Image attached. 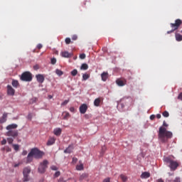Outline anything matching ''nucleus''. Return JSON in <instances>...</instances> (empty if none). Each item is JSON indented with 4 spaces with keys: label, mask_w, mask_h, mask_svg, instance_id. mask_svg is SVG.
Returning <instances> with one entry per match:
<instances>
[{
    "label": "nucleus",
    "mask_w": 182,
    "mask_h": 182,
    "mask_svg": "<svg viewBox=\"0 0 182 182\" xmlns=\"http://www.w3.org/2000/svg\"><path fill=\"white\" fill-rule=\"evenodd\" d=\"M6 117H8L7 113H4L1 118H0V123H5L6 122Z\"/></svg>",
    "instance_id": "nucleus-19"
},
{
    "label": "nucleus",
    "mask_w": 182,
    "mask_h": 182,
    "mask_svg": "<svg viewBox=\"0 0 182 182\" xmlns=\"http://www.w3.org/2000/svg\"><path fill=\"white\" fill-rule=\"evenodd\" d=\"M154 119H156V115L152 114V115L150 116V119L151 120H154Z\"/></svg>",
    "instance_id": "nucleus-49"
},
{
    "label": "nucleus",
    "mask_w": 182,
    "mask_h": 182,
    "mask_svg": "<svg viewBox=\"0 0 182 182\" xmlns=\"http://www.w3.org/2000/svg\"><path fill=\"white\" fill-rule=\"evenodd\" d=\"M1 144L2 146H4V144H6V139H4L2 141H1Z\"/></svg>",
    "instance_id": "nucleus-47"
},
{
    "label": "nucleus",
    "mask_w": 182,
    "mask_h": 182,
    "mask_svg": "<svg viewBox=\"0 0 182 182\" xmlns=\"http://www.w3.org/2000/svg\"><path fill=\"white\" fill-rule=\"evenodd\" d=\"M116 83L118 86H125L127 81L126 80H122L120 79H118L116 80Z\"/></svg>",
    "instance_id": "nucleus-14"
},
{
    "label": "nucleus",
    "mask_w": 182,
    "mask_h": 182,
    "mask_svg": "<svg viewBox=\"0 0 182 182\" xmlns=\"http://www.w3.org/2000/svg\"><path fill=\"white\" fill-rule=\"evenodd\" d=\"M53 134H55V136H60V134H62V129H60V128H55L53 130Z\"/></svg>",
    "instance_id": "nucleus-15"
},
{
    "label": "nucleus",
    "mask_w": 182,
    "mask_h": 182,
    "mask_svg": "<svg viewBox=\"0 0 182 182\" xmlns=\"http://www.w3.org/2000/svg\"><path fill=\"white\" fill-rule=\"evenodd\" d=\"M80 59H86V54L82 53L80 55Z\"/></svg>",
    "instance_id": "nucleus-38"
},
{
    "label": "nucleus",
    "mask_w": 182,
    "mask_h": 182,
    "mask_svg": "<svg viewBox=\"0 0 182 182\" xmlns=\"http://www.w3.org/2000/svg\"><path fill=\"white\" fill-rule=\"evenodd\" d=\"M21 80H23V82H31L32 74L30 72L23 73L21 76Z\"/></svg>",
    "instance_id": "nucleus-7"
},
{
    "label": "nucleus",
    "mask_w": 182,
    "mask_h": 182,
    "mask_svg": "<svg viewBox=\"0 0 182 182\" xmlns=\"http://www.w3.org/2000/svg\"><path fill=\"white\" fill-rule=\"evenodd\" d=\"M11 85L14 87H16V89L19 87V82H18V80H14L11 82Z\"/></svg>",
    "instance_id": "nucleus-23"
},
{
    "label": "nucleus",
    "mask_w": 182,
    "mask_h": 182,
    "mask_svg": "<svg viewBox=\"0 0 182 182\" xmlns=\"http://www.w3.org/2000/svg\"><path fill=\"white\" fill-rule=\"evenodd\" d=\"M156 182H164V181L161 178H159L156 181Z\"/></svg>",
    "instance_id": "nucleus-56"
},
{
    "label": "nucleus",
    "mask_w": 182,
    "mask_h": 182,
    "mask_svg": "<svg viewBox=\"0 0 182 182\" xmlns=\"http://www.w3.org/2000/svg\"><path fill=\"white\" fill-rule=\"evenodd\" d=\"M178 99H179V100H182V92H181V93L178 95Z\"/></svg>",
    "instance_id": "nucleus-51"
},
{
    "label": "nucleus",
    "mask_w": 182,
    "mask_h": 182,
    "mask_svg": "<svg viewBox=\"0 0 182 182\" xmlns=\"http://www.w3.org/2000/svg\"><path fill=\"white\" fill-rule=\"evenodd\" d=\"M181 24H182V21L180 18L176 19L174 23H171L170 26L171 28V30L169 31H167V33H173L174 31H177V29H178V28L181 26Z\"/></svg>",
    "instance_id": "nucleus-5"
},
{
    "label": "nucleus",
    "mask_w": 182,
    "mask_h": 182,
    "mask_svg": "<svg viewBox=\"0 0 182 182\" xmlns=\"http://www.w3.org/2000/svg\"><path fill=\"white\" fill-rule=\"evenodd\" d=\"M6 150L7 152L11 151V149L9 147H7L6 149Z\"/></svg>",
    "instance_id": "nucleus-57"
},
{
    "label": "nucleus",
    "mask_w": 182,
    "mask_h": 182,
    "mask_svg": "<svg viewBox=\"0 0 182 182\" xmlns=\"http://www.w3.org/2000/svg\"><path fill=\"white\" fill-rule=\"evenodd\" d=\"M23 181L26 182L29 181V174H31V168L30 167H26L23 169Z\"/></svg>",
    "instance_id": "nucleus-8"
},
{
    "label": "nucleus",
    "mask_w": 182,
    "mask_h": 182,
    "mask_svg": "<svg viewBox=\"0 0 182 182\" xmlns=\"http://www.w3.org/2000/svg\"><path fill=\"white\" fill-rule=\"evenodd\" d=\"M70 112H71L72 113H75V107H71L70 108Z\"/></svg>",
    "instance_id": "nucleus-48"
},
{
    "label": "nucleus",
    "mask_w": 182,
    "mask_h": 182,
    "mask_svg": "<svg viewBox=\"0 0 182 182\" xmlns=\"http://www.w3.org/2000/svg\"><path fill=\"white\" fill-rule=\"evenodd\" d=\"M166 127H168V124L166 121H164L163 126L159 127L158 132L159 140L161 141V143H167V141H168V139H171L173 137V133L167 131Z\"/></svg>",
    "instance_id": "nucleus-1"
},
{
    "label": "nucleus",
    "mask_w": 182,
    "mask_h": 182,
    "mask_svg": "<svg viewBox=\"0 0 182 182\" xmlns=\"http://www.w3.org/2000/svg\"><path fill=\"white\" fill-rule=\"evenodd\" d=\"M14 137H9L7 138V141L9 143V144H12V143H14Z\"/></svg>",
    "instance_id": "nucleus-32"
},
{
    "label": "nucleus",
    "mask_w": 182,
    "mask_h": 182,
    "mask_svg": "<svg viewBox=\"0 0 182 182\" xmlns=\"http://www.w3.org/2000/svg\"><path fill=\"white\" fill-rule=\"evenodd\" d=\"M36 77L38 83H43L45 82V76L42 74L36 75Z\"/></svg>",
    "instance_id": "nucleus-10"
},
{
    "label": "nucleus",
    "mask_w": 182,
    "mask_h": 182,
    "mask_svg": "<svg viewBox=\"0 0 182 182\" xmlns=\"http://www.w3.org/2000/svg\"><path fill=\"white\" fill-rule=\"evenodd\" d=\"M120 178H121L122 181H123V182H126L128 180L127 176L124 174H121L120 175Z\"/></svg>",
    "instance_id": "nucleus-28"
},
{
    "label": "nucleus",
    "mask_w": 182,
    "mask_h": 182,
    "mask_svg": "<svg viewBox=\"0 0 182 182\" xmlns=\"http://www.w3.org/2000/svg\"><path fill=\"white\" fill-rule=\"evenodd\" d=\"M12 146L16 151H19V145L18 144H12Z\"/></svg>",
    "instance_id": "nucleus-33"
},
{
    "label": "nucleus",
    "mask_w": 182,
    "mask_h": 182,
    "mask_svg": "<svg viewBox=\"0 0 182 182\" xmlns=\"http://www.w3.org/2000/svg\"><path fill=\"white\" fill-rule=\"evenodd\" d=\"M7 95L9 96H14L15 90L11 85H7Z\"/></svg>",
    "instance_id": "nucleus-9"
},
{
    "label": "nucleus",
    "mask_w": 182,
    "mask_h": 182,
    "mask_svg": "<svg viewBox=\"0 0 182 182\" xmlns=\"http://www.w3.org/2000/svg\"><path fill=\"white\" fill-rule=\"evenodd\" d=\"M106 150H107L106 146H102V149H101L102 154H105V151H106Z\"/></svg>",
    "instance_id": "nucleus-37"
},
{
    "label": "nucleus",
    "mask_w": 182,
    "mask_h": 182,
    "mask_svg": "<svg viewBox=\"0 0 182 182\" xmlns=\"http://www.w3.org/2000/svg\"><path fill=\"white\" fill-rule=\"evenodd\" d=\"M87 177H89V175L87 173H82L80 176V181H83V180H86V178H87Z\"/></svg>",
    "instance_id": "nucleus-24"
},
{
    "label": "nucleus",
    "mask_w": 182,
    "mask_h": 182,
    "mask_svg": "<svg viewBox=\"0 0 182 182\" xmlns=\"http://www.w3.org/2000/svg\"><path fill=\"white\" fill-rule=\"evenodd\" d=\"M165 161L169 164L171 171H176L178 166H180V163H178V161L172 160L170 158H166Z\"/></svg>",
    "instance_id": "nucleus-3"
},
{
    "label": "nucleus",
    "mask_w": 182,
    "mask_h": 182,
    "mask_svg": "<svg viewBox=\"0 0 182 182\" xmlns=\"http://www.w3.org/2000/svg\"><path fill=\"white\" fill-rule=\"evenodd\" d=\"M173 182H181V180L180 179V178L176 177L174 180Z\"/></svg>",
    "instance_id": "nucleus-44"
},
{
    "label": "nucleus",
    "mask_w": 182,
    "mask_h": 182,
    "mask_svg": "<svg viewBox=\"0 0 182 182\" xmlns=\"http://www.w3.org/2000/svg\"><path fill=\"white\" fill-rule=\"evenodd\" d=\"M102 182H110V178H107L104 179Z\"/></svg>",
    "instance_id": "nucleus-50"
},
{
    "label": "nucleus",
    "mask_w": 182,
    "mask_h": 182,
    "mask_svg": "<svg viewBox=\"0 0 182 182\" xmlns=\"http://www.w3.org/2000/svg\"><path fill=\"white\" fill-rule=\"evenodd\" d=\"M55 73H56V75H58V76H62V75H63V71H62L59 69H57L55 70Z\"/></svg>",
    "instance_id": "nucleus-30"
},
{
    "label": "nucleus",
    "mask_w": 182,
    "mask_h": 182,
    "mask_svg": "<svg viewBox=\"0 0 182 182\" xmlns=\"http://www.w3.org/2000/svg\"><path fill=\"white\" fill-rule=\"evenodd\" d=\"M61 56L63 58H72V54L68 51H63L61 53Z\"/></svg>",
    "instance_id": "nucleus-16"
},
{
    "label": "nucleus",
    "mask_w": 182,
    "mask_h": 182,
    "mask_svg": "<svg viewBox=\"0 0 182 182\" xmlns=\"http://www.w3.org/2000/svg\"><path fill=\"white\" fill-rule=\"evenodd\" d=\"M176 39L177 41V42H181L182 41V35L180 33H176L175 35Z\"/></svg>",
    "instance_id": "nucleus-25"
},
{
    "label": "nucleus",
    "mask_w": 182,
    "mask_h": 182,
    "mask_svg": "<svg viewBox=\"0 0 182 182\" xmlns=\"http://www.w3.org/2000/svg\"><path fill=\"white\" fill-rule=\"evenodd\" d=\"M72 40L73 41H77V36H76V35L73 36H72Z\"/></svg>",
    "instance_id": "nucleus-45"
},
{
    "label": "nucleus",
    "mask_w": 182,
    "mask_h": 182,
    "mask_svg": "<svg viewBox=\"0 0 182 182\" xmlns=\"http://www.w3.org/2000/svg\"><path fill=\"white\" fill-rule=\"evenodd\" d=\"M77 170L82 171L83 170V164L77 165L76 166Z\"/></svg>",
    "instance_id": "nucleus-35"
},
{
    "label": "nucleus",
    "mask_w": 182,
    "mask_h": 182,
    "mask_svg": "<svg viewBox=\"0 0 182 182\" xmlns=\"http://www.w3.org/2000/svg\"><path fill=\"white\" fill-rule=\"evenodd\" d=\"M58 182H66L63 178H60Z\"/></svg>",
    "instance_id": "nucleus-54"
},
{
    "label": "nucleus",
    "mask_w": 182,
    "mask_h": 182,
    "mask_svg": "<svg viewBox=\"0 0 182 182\" xmlns=\"http://www.w3.org/2000/svg\"><path fill=\"white\" fill-rule=\"evenodd\" d=\"M55 140L56 139L53 137L50 138L47 142V146H52L53 144H55Z\"/></svg>",
    "instance_id": "nucleus-21"
},
{
    "label": "nucleus",
    "mask_w": 182,
    "mask_h": 182,
    "mask_svg": "<svg viewBox=\"0 0 182 182\" xmlns=\"http://www.w3.org/2000/svg\"><path fill=\"white\" fill-rule=\"evenodd\" d=\"M19 163L18 164H16V165L14 166V167H19Z\"/></svg>",
    "instance_id": "nucleus-59"
},
{
    "label": "nucleus",
    "mask_w": 182,
    "mask_h": 182,
    "mask_svg": "<svg viewBox=\"0 0 182 182\" xmlns=\"http://www.w3.org/2000/svg\"><path fill=\"white\" fill-rule=\"evenodd\" d=\"M100 102H102L100 98L95 99L94 101V105L96 106L97 107H99V106H100Z\"/></svg>",
    "instance_id": "nucleus-22"
},
{
    "label": "nucleus",
    "mask_w": 182,
    "mask_h": 182,
    "mask_svg": "<svg viewBox=\"0 0 182 182\" xmlns=\"http://www.w3.org/2000/svg\"><path fill=\"white\" fill-rule=\"evenodd\" d=\"M73 150V146L70 145L65 150H64V153L70 154V152Z\"/></svg>",
    "instance_id": "nucleus-26"
},
{
    "label": "nucleus",
    "mask_w": 182,
    "mask_h": 182,
    "mask_svg": "<svg viewBox=\"0 0 182 182\" xmlns=\"http://www.w3.org/2000/svg\"><path fill=\"white\" fill-rule=\"evenodd\" d=\"M59 176H60V171H57L54 174V177H59Z\"/></svg>",
    "instance_id": "nucleus-43"
},
{
    "label": "nucleus",
    "mask_w": 182,
    "mask_h": 182,
    "mask_svg": "<svg viewBox=\"0 0 182 182\" xmlns=\"http://www.w3.org/2000/svg\"><path fill=\"white\" fill-rule=\"evenodd\" d=\"M33 161V156L31 152L28 153L26 158V164H29V163H32Z\"/></svg>",
    "instance_id": "nucleus-12"
},
{
    "label": "nucleus",
    "mask_w": 182,
    "mask_h": 182,
    "mask_svg": "<svg viewBox=\"0 0 182 182\" xmlns=\"http://www.w3.org/2000/svg\"><path fill=\"white\" fill-rule=\"evenodd\" d=\"M90 77V75L89 74H84L82 75L83 80H87Z\"/></svg>",
    "instance_id": "nucleus-31"
},
{
    "label": "nucleus",
    "mask_w": 182,
    "mask_h": 182,
    "mask_svg": "<svg viewBox=\"0 0 182 182\" xmlns=\"http://www.w3.org/2000/svg\"><path fill=\"white\" fill-rule=\"evenodd\" d=\"M28 119H32V114H28Z\"/></svg>",
    "instance_id": "nucleus-58"
},
{
    "label": "nucleus",
    "mask_w": 182,
    "mask_h": 182,
    "mask_svg": "<svg viewBox=\"0 0 182 182\" xmlns=\"http://www.w3.org/2000/svg\"><path fill=\"white\" fill-rule=\"evenodd\" d=\"M73 163L76 164V163H77V158H73Z\"/></svg>",
    "instance_id": "nucleus-46"
},
{
    "label": "nucleus",
    "mask_w": 182,
    "mask_h": 182,
    "mask_svg": "<svg viewBox=\"0 0 182 182\" xmlns=\"http://www.w3.org/2000/svg\"><path fill=\"white\" fill-rule=\"evenodd\" d=\"M6 117H8L7 113H4L1 118H0V123H5L6 122Z\"/></svg>",
    "instance_id": "nucleus-18"
},
{
    "label": "nucleus",
    "mask_w": 182,
    "mask_h": 182,
    "mask_svg": "<svg viewBox=\"0 0 182 182\" xmlns=\"http://www.w3.org/2000/svg\"><path fill=\"white\" fill-rule=\"evenodd\" d=\"M63 114H65L63 119L64 120H68V119H69V117H70V114H69V112H63Z\"/></svg>",
    "instance_id": "nucleus-29"
},
{
    "label": "nucleus",
    "mask_w": 182,
    "mask_h": 182,
    "mask_svg": "<svg viewBox=\"0 0 182 182\" xmlns=\"http://www.w3.org/2000/svg\"><path fill=\"white\" fill-rule=\"evenodd\" d=\"M51 64L52 65L56 64V58H51Z\"/></svg>",
    "instance_id": "nucleus-42"
},
{
    "label": "nucleus",
    "mask_w": 182,
    "mask_h": 182,
    "mask_svg": "<svg viewBox=\"0 0 182 182\" xmlns=\"http://www.w3.org/2000/svg\"><path fill=\"white\" fill-rule=\"evenodd\" d=\"M72 76H76L77 75V70L74 69L73 71H71Z\"/></svg>",
    "instance_id": "nucleus-36"
},
{
    "label": "nucleus",
    "mask_w": 182,
    "mask_h": 182,
    "mask_svg": "<svg viewBox=\"0 0 182 182\" xmlns=\"http://www.w3.org/2000/svg\"><path fill=\"white\" fill-rule=\"evenodd\" d=\"M42 48H43L42 44H38V45H37V48H38V49H42Z\"/></svg>",
    "instance_id": "nucleus-52"
},
{
    "label": "nucleus",
    "mask_w": 182,
    "mask_h": 182,
    "mask_svg": "<svg viewBox=\"0 0 182 182\" xmlns=\"http://www.w3.org/2000/svg\"><path fill=\"white\" fill-rule=\"evenodd\" d=\"M102 80L103 82H106L107 79L109 78V73L104 72L101 74Z\"/></svg>",
    "instance_id": "nucleus-13"
},
{
    "label": "nucleus",
    "mask_w": 182,
    "mask_h": 182,
    "mask_svg": "<svg viewBox=\"0 0 182 182\" xmlns=\"http://www.w3.org/2000/svg\"><path fill=\"white\" fill-rule=\"evenodd\" d=\"M18 127V124H11L6 127V130H9L6 133V136H8V137H13V139H15L16 137H18V135L19 134L18 132V130H16Z\"/></svg>",
    "instance_id": "nucleus-2"
},
{
    "label": "nucleus",
    "mask_w": 182,
    "mask_h": 182,
    "mask_svg": "<svg viewBox=\"0 0 182 182\" xmlns=\"http://www.w3.org/2000/svg\"><path fill=\"white\" fill-rule=\"evenodd\" d=\"M6 117H8L7 113H4L1 118H0V123H5L6 122Z\"/></svg>",
    "instance_id": "nucleus-20"
},
{
    "label": "nucleus",
    "mask_w": 182,
    "mask_h": 182,
    "mask_svg": "<svg viewBox=\"0 0 182 182\" xmlns=\"http://www.w3.org/2000/svg\"><path fill=\"white\" fill-rule=\"evenodd\" d=\"M68 103H69V100H65L63 103H61V106H66Z\"/></svg>",
    "instance_id": "nucleus-40"
},
{
    "label": "nucleus",
    "mask_w": 182,
    "mask_h": 182,
    "mask_svg": "<svg viewBox=\"0 0 182 182\" xmlns=\"http://www.w3.org/2000/svg\"><path fill=\"white\" fill-rule=\"evenodd\" d=\"M86 112H87V105L86 104H82L80 107V113H81V114H85Z\"/></svg>",
    "instance_id": "nucleus-11"
},
{
    "label": "nucleus",
    "mask_w": 182,
    "mask_h": 182,
    "mask_svg": "<svg viewBox=\"0 0 182 182\" xmlns=\"http://www.w3.org/2000/svg\"><path fill=\"white\" fill-rule=\"evenodd\" d=\"M80 69L81 70H87V69H89V65L86 63H83L82 64Z\"/></svg>",
    "instance_id": "nucleus-27"
},
{
    "label": "nucleus",
    "mask_w": 182,
    "mask_h": 182,
    "mask_svg": "<svg viewBox=\"0 0 182 182\" xmlns=\"http://www.w3.org/2000/svg\"><path fill=\"white\" fill-rule=\"evenodd\" d=\"M48 164H49L48 160H44L42 163H41L38 169V173L43 174V173L46 171V168H48Z\"/></svg>",
    "instance_id": "nucleus-6"
},
{
    "label": "nucleus",
    "mask_w": 182,
    "mask_h": 182,
    "mask_svg": "<svg viewBox=\"0 0 182 182\" xmlns=\"http://www.w3.org/2000/svg\"><path fill=\"white\" fill-rule=\"evenodd\" d=\"M30 153L34 159H42L45 156V152L39 150L38 148H33Z\"/></svg>",
    "instance_id": "nucleus-4"
},
{
    "label": "nucleus",
    "mask_w": 182,
    "mask_h": 182,
    "mask_svg": "<svg viewBox=\"0 0 182 182\" xmlns=\"http://www.w3.org/2000/svg\"><path fill=\"white\" fill-rule=\"evenodd\" d=\"M156 117L158 119H161V114H156Z\"/></svg>",
    "instance_id": "nucleus-55"
},
{
    "label": "nucleus",
    "mask_w": 182,
    "mask_h": 182,
    "mask_svg": "<svg viewBox=\"0 0 182 182\" xmlns=\"http://www.w3.org/2000/svg\"><path fill=\"white\" fill-rule=\"evenodd\" d=\"M50 168L53 171H58V168L56 167V166H51Z\"/></svg>",
    "instance_id": "nucleus-41"
},
{
    "label": "nucleus",
    "mask_w": 182,
    "mask_h": 182,
    "mask_svg": "<svg viewBox=\"0 0 182 182\" xmlns=\"http://www.w3.org/2000/svg\"><path fill=\"white\" fill-rule=\"evenodd\" d=\"M162 116H164V117H168V116H170V114L168 113V112L164 111V112L162 113Z\"/></svg>",
    "instance_id": "nucleus-34"
},
{
    "label": "nucleus",
    "mask_w": 182,
    "mask_h": 182,
    "mask_svg": "<svg viewBox=\"0 0 182 182\" xmlns=\"http://www.w3.org/2000/svg\"><path fill=\"white\" fill-rule=\"evenodd\" d=\"M26 154H28V151H23L22 155L23 156H26Z\"/></svg>",
    "instance_id": "nucleus-53"
},
{
    "label": "nucleus",
    "mask_w": 182,
    "mask_h": 182,
    "mask_svg": "<svg viewBox=\"0 0 182 182\" xmlns=\"http://www.w3.org/2000/svg\"><path fill=\"white\" fill-rule=\"evenodd\" d=\"M71 41H70V38H65V43L67 45H69Z\"/></svg>",
    "instance_id": "nucleus-39"
},
{
    "label": "nucleus",
    "mask_w": 182,
    "mask_h": 182,
    "mask_svg": "<svg viewBox=\"0 0 182 182\" xmlns=\"http://www.w3.org/2000/svg\"><path fill=\"white\" fill-rule=\"evenodd\" d=\"M150 177V173L145 171L143 172L141 175V178H149Z\"/></svg>",
    "instance_id": "nucleus-17"
}]
</instances>
